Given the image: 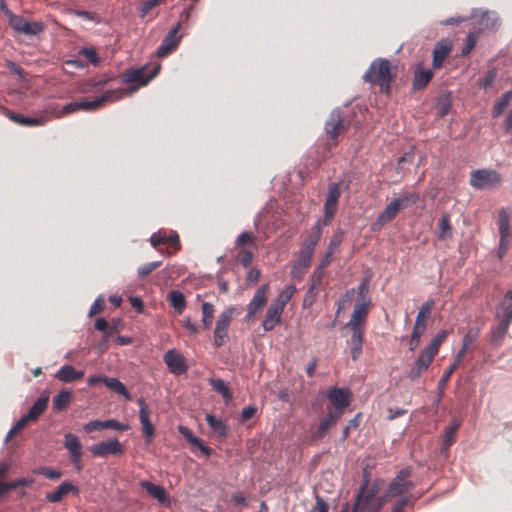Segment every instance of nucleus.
<instances>
[{"instance_id":"6e6552de","label":"nucleus","mask_w":512,"mask_h":512,"mask_svg":"<svg viewBox=\"0 0 512 512\" xmlns=\"http://www.w3.org/2000/svg\"><path fill=\"white\" fill-rule=\"evenodd\" d=\"M124 97L123 88L106 91L103 95L94 100H81L78 102L79 110L93 111L102 107L106 102H115Z\"/></svg>"},{"instance_id":"603ef678","label":"nucleus","mask_w":512,"mask_h":512,"mask_svg":"<svg viewBox=\"0 0 512 512\" xmlns=\"http://www.w3.org/2000/svg\"><path fill=\"white\" fill-rule=\"evenodd\" d=\"M296 291V288L295 286L293 285H289L287 287H285V289H283L278 295L277 297L273 300L274 303H276L277 305L281 306L282 308L285 307V305L290 301V299L292 298L293 294L295 293Z\"/></svg>"},{"instance_id":"f257e3e1","label":"nucleus","mask_w":512,"mask_h":512,"mask_svg":"<svg viewBox=\"0 0 512 512\" xmlns=\"http://www.w3.org/2000/svg\"><path fill=\"white\" fill-rule=\"evenodd\" d=\"M370 305L366 303H355L350 320L346 323V328L351 330L349 343L351 345V358L357 360L362 352L364 323L369 312Z\"/></svg>"},{"instance_id":"052dcab7","label":"nucleus","mask_w":512,"mask_h":512,"mask_svg":"<svg viewBox=\"0 0 512 512\" xmlns=\"http://www.w3.org/2000/svg\"><path fill=\"white\" fill-rule=\"evenodd\" d=\"M104 429H114L118 431H125L129 429L128 424H123L116 419L104 420Z\"/></svg>"},{"instance_id":"774afa93","label":"nucleus","mask_w":512,"mask_h":512,"mask_svg":"<svg viewBox=\"0 0 512 512\" xmlns=\"http://www.w3.org/2000/svg\"><path fill=\"white\" fill-rule=\"evenodd\" d=\"M410 502V496L402 497L392 507L391 512H403L404 508L408 505Z\"/></svg>"},{"instance_id":"9b49d317","label":"nucleus","mask_w":512,"mask_h":512,"mask_svg":"<svg viewBox=\"0 0 512 512\" xmlns=\"http://www.w3.org/2000/svg\"><path fill=\"white\" fill-rule=\"evenodd\" d=\"M346 128L347 125L344 123L341 111L339 109H334L325 122V132L327 137L335 142L337 137L342 134Z\"/></svg>"},{"instance_id":"a878e982","label":"nucleus","mask_w":512,"mask_h":512,"mask_svg":"<svg viewBox=\"0 0 512 512\" xmlns=\"http://www.w3.org/2000/svg\"><path fill=\"white\" fill-rule=\"evenodd\" d=\"M78 492L79 489L77 486L70 482H63L57 487V489L54 492L46 494V500L50 503H58L68 493L76 495L78 494Z\"/></svg>"},{"instance_id":"4d7b16f0","label":"nucleus","mask_w":512,"mask_h":512,"mask_svg":"<svg viewBox=\"0 0 512 512\" xmlns=\"http://www.w3.org/2000/svg\"><path fill=\"white\" fill-rule=\"evenodd\" d=\"M33 473L43 475L51 480H57L62 476V473L60 471L47 467H39L37 469H34Z\"/></svg>"},{"instance_id":"5fc2aeb1","label":"nucleus","mask_w":512,"mask_h":512,"mask_svg":"<svg viewBox=\"0 0 512 512\" xmlns=\"http://www.w3.org/2000/svg\"><path fill=\"white\" fill-rule=\"evenodd\" d=\"M44 30L42 22H29L26 20L24 26L21 28V33L29 36L40 34Z\"/></svg>"},{"instance_id":"0e129e2a","label":"nucleus","mask_w":512,"mask_h":512,"mask_svg":"<svg viewBox=\"0 0 512 512\" xmlns=\"http://www.w3.org/2000/svg\"><path fill=\"white\" fill-rule=\"evenodd\" d=\"M86 433H91L93 431H100L104 429V421L101 420H92L86 423L83 427Z\"/></svg>"},{"instance_id":"cd10ccee","label":"nucleus","mask_w":512,"mask_h":512,"mask_svg":"<svg viewBox=\"0 0 512 512\" xmlns=\"http://www.w3.org/2000/svg\"><path fill=\"white\" fill-rule=\"evenodd\" d=\"M178 431L187 440V442L196 446L204 455H211L212 449L206 446L200 438L196 437L188 427L179 425Z\"/></svg>"},{"instance_id":"dca6fc26","label":"nucleus","mask_w":512,"mask_h":512,"mask_svg":"<svg viewBox=\"0 0 512 512\" xmlns=\"http://www.w3.org/2000/svg\"><path fill=\"white\" fill-rule=\"evenodd\" d=\"M401 210L396 200L392 199L378 215L377 219L371 224V229L373 231L380 230L385 224L391 222Z\"/></svg>"},{"instance_id":"2f4dec72","label":"nucleus","mask_w":512,"mask_h":512,"mask_svg":"<svg viewBox=\"0 0 512 512\" xmlns=\"http://www.w3.org/2000/svg\"><path fill=\"white\" fill-rule=\"evenodd\" d=\"M509 324L505 323L504 321H498V324L491 328L490 332V343L493 346H501L505 336L508 333Z\"/></svg>"},{"instance_id":"ddd939ff","label":"nucleus","mask_w":512,"mask_h":512,"mask_svg":"<svg viewBox=\"0 0 512 512\" xmlns=\"http://www.w3.org/2000/svg\"><path fill=\"white\" fill-rule=\"evenodd\" d=\"M163 361L169 372L174 375H182L187 371L185 357L176 349L168 350L163 356Z\"/></svg>"},{"instance_id":"f3484780","label":"nucleus","mask_w":512,"mask_h":512,"mask_svg":"<svg viewBox=\"0 0 512 512\" xmlns=\"http://www.w3.org/2000/svg\"><path fill=\"white\" fill-rule=\"evenodd\" d=\"M139 404V420L142 425L143 434L146 442L150 443L155 433L154 425L150 421V410L143 398L138 399Z\"/></svg>"},{"instance_id":"6e6d98bb","label":"nucleus","mask_w":512,"mask_h":512,"mask_svg":"<svg viewBox=\"0 0 512 512\" xmlns=\"http://www.w3.org/2000/svg\"><path fill=\"white\" fill-rule=\"evenodd\" d=\"M480 24L486 29H495L498 25V17L495 12H484Z\"/></svg>"},{"instance_id":"39448f33","label":"nucleus","mask_w":512,"mask_h":512,"mask_svg":"<svg viewBox=\"0 0 512 512\" xmlns=\"http://www.w3.org/2000/svg\"><path fill=\"white\" fill-rule=\"evenodd\" d=\"M411 473L412 471L410 468H404L400 470L398 474L395 476V478L389 484V487L386 492V498L410 496L411 500V490L414 488L413 482L409 480Z\"/></svg>"},{"instance_id":"680f3d73","label":"nucleus","mask_w":512,"mask_h":512,"mask_svg":"<svg viewBox=\"0 0 512 512\" xmlns=\"http://www.w3.org/2000/svg\"><path fill=\"white\" fill-rule=\"evenodd\" d=\"M79 111L78 102H70L62 107V109L56 114L57 118L63 117Z\"/></svg>"},{"instance_id":"bb28decb","label":"nucleus","mask_w":512,"mask_h":512,"mask_svg":"<svg viewBox=\"0 0 512 512\" xmlns=\"http://www.w3.org/2000/svg\"><path fill=\"white\" fill-rule=\"evenodd\" d=\"M461 425V420L457 418H453L449 425L445 428L444 435H443V441H442V448L441 452L446 453L451 445L453 444L457 430L459 429Z\"/></svg>"},{"instance_id":"f704fd0d","label":"nucleus","mask_w":512,"mask_h":512,"mask_svg":"<svg viewBox=\"0 0 512 512\" xmlns=\"http://www.w3.org/2000/svg\"><path fill=\"white\" fill-rule=\"evenodd\" d=\"M103 383L110 390L116 392L119 395L124 396L126 400L131 399V395L126 389L125 385L117 378L104 376Z\"/></svg>"},{"instance_id":"e2e57ef3","label":"nucleus","mask_w":512,"mask_h":512,"mask_svg":"<svg viewBox=\"0 0 512 512\" xmlns=\"http://www.w3.org/2000/svg\"><path fill=\"white\" fill-rule=\"evenodd\" d=\"M256 413H257V407L256 406H254V405L246 406L241 411L240 421L241 422H246L249 419H251L252 417H254Z\"/></svg>"},{"instance_id":"7c9ffc66","label":"nucleus","mask_w":512,"mask_h":512,"mask_svg":"<svg viewBox=\"0 0 512 512\" xmlns=\"http://www.w3.org/2000/svg\"><path fill=\"white\" fill-rule=\"evenodd\" d=\"M48 402V393H42L40 397L36 400V402L32 405V407L29 409V411L26 413L27 418H30L32 421H36L40 417V415L47 409Z\"/></svg>"},{"instance_id":"1a4fd4ad","label":"nucleus","mask_w":512,"mask_h":512,"mask_svg":"<svg viewBox=\"0 0 512 512\" xmlns=\"http://www.w3.org/2000/svg\"><path fill=\"white\" fill-rule=\"evenodd\" d=\"M326 396L332 404L331 411L337 412L340 415L350 405L351 393L348 388L331 387L327 390Z\"/></svg>"},{"instance_id":"4be33fe9","label":"nucleus","mask_w":512,"mask_h":512,"mask_svg":"<svg viewBox=\"0 0 512 512\" xmlns=\"http://www.w3.org/2000/svg\"><path fill=\"white\" fill-rule=\"evenodd\" d=\"M341 416L342 415L339 413L331 411L330 407L327 408V414L321 419L317 430L313 434V438L317 440L322 439L327 434L328 430L337 423Z\"/></svg>"},{"instance_id":"6ab92c4d","label":"nucleus","mask_w":512,"mask_h":512,"mask_svg":"<svg viewBox=\"0 0 512 512\" xmlns=\"http://www.w3.org/2000/svg\"><path fill=\"white\" fill-rule=\"evenodd\" d=\"M312 256V252L300 248L298 258L291 267V276L293 279H302L311 264Z\"/></svg>"},{"instance_id":"5701e85b","label":"nucleus","mask_w":512,"mask_h":512,"mask_svg":"<svg viewBox=\"0 0 512 512\" xmlns=\"http://www.w3.org/2000/svg\"><path fill=\"white\" fill-rule=\"evenodd\" d=\"M4 115L11 121L21 126H42L46 123L45 117H29L21 114H17L8 109H3Z\"/></svg>"},{"instance_id":"864d4df0","label":"nucleus","mask_w":512,"mask_h":512,"mask_svg":"<svg viewBox=\"0 0 512 512\" xmlns=\"http://www.w3.org/2000/svg\"><path fill=\"white\" fill-rule=\"evenodd\" d=\"M236 247L250 246L256 247V237L254 233L249 231H244L235 240Z\"/></svg>"},{"instance_id":"c756f323","label":"nucleus","mask_w":512,"mask_h":512,"mask_svg":"<svg viewBox=\"0 0 512 512\" xmlns=\"http://www.w3.org/2000/svg\"><path fill=\"white\" fill-rule=\"evenodd\" d=\"M83 376H84L83 371H78L71 365L62 366L55 374V377L58 380L65 382V383L79 380V379L83 378Z\"/></svg>"},{"instance_id":"473e14b6","label":"nucleus","mask_w":512,"mask_h":512,"mask_svg":"<svg viewBox=\"0 0 512 512\" xmlns=\"http://www.w3.org/2000/svg\"><path fill=\"white\" fill-rule=\"evenodd\" d=\"M495 318L497 321H504L507 324L512 322V300H506L505 297L496 309Z\"/></svg>"},{"instance_id":"e433bc0d","label":"nucleus","mask_w":512,"mask_h":512,"mask_svg":"<svg viewBox=\"0 0 512 512\" xmlns=\"http://www.w3.org/2000/svg\"><path fill=\"white\" fill-rule=\"evenodd\" d=\"M438 238L440 240H448L452 238V227L450 223V216L448 213H443L439 219Z\"/></svg>"},{"instance_id":"37998d69","label":"nucleus","mask_w":512,"mask_h":512,"mask_svg":"<svg viewBox=\"0 0 512 512\" xmlns=\"http://www.w3.org/2000/svg\"><path fill=\"white\" fill-rule=\"evenodd\" d=\"M394 199L403 210L417 204V202L420 200V195L417 192H403L399 195V197Z\"/></svg>"},{"instance_id":"c03bdc74","label":"nucleus","mask_w":512,"mask_h":512,"mask_svg":"<svg viewBox=\"0 0 512 512\" xmlns=\"http://www.w3.org/2000/svg\"><path fill=\"white\" fill-rule=\"evenodd\" d=\"M209 383L213 390L221 394L226 404L230 403L232 400V394L226 385V383L222 379H209Z\"/></svg>"},{"instance_id":"f03ea898","label":"nucleus","mask_w":512,"mask_h":512,"mask_svg":"<svg viewBox=\"0 0 512 512\" xmlns=\"http://www.w3.org/2000/svg\"><path fill=\"white\" fill-rule=\"evenodd\" d=\"M363 79L365 82L379 85L380 90L388 94L393 80L390 62L382 58L374 60Z\"/></svg>"},{"instance_id":"bf43d9fd","label":"nucleus","mask_w":512,"mask_h":512,"mask_svg":"<svg viewBox=\"0 0 512 512\" xmlns=\"http://www.w3.org/2000/svg\"><path fill=\"white\" fill-rule=\"evenodd\" d=\"M161 265V261H155L146 263L138 268V275L140 278H144L148 274H150L153 270L158 268Z\"/></svg>"},{"instance_id":"09e8293b","label":"nucleus","mask_w":512,"mask_h":512,"mask_svg":"<svg viewBox=\"0 0 512 512\" xmlns=\"http://www.w3.org/2000/svg\"><path fill=\"white\" fill-rule=\"evenodd\" d=\"M369 279L365 278L361 281L357 288V301L356 303H366V305L371 304V299L369 297Z\"/></svg>"},{"instance_id":"8fccbe9b","label":"nucleus","mask_w":512,"mask_h":512,"mask_svg":"<svg viewBox=\"0 0 512 512\" xmlns=\"http://www.w3.org/2000/svg\"><path fill=\"white\" fill-rule=\"evenodd\" d=\"M480 330L477 327H471L467 333L464 335L462 340V347L459 351H463L465 355L469 346L473 344L479 337Z\"/></svg>"},{"instance_id":"4468645a","label":"nucleus","mask_w":512,"mask_h":512,"mask_svg":"<svg viewBox=\"0 0 512 512\" xmlns=\"http://www.w3.org/2000/svg\"><path fill=\"white\" fill-rule=\"evenodd\" d=\"M93 456L106 457L108 455H120L123 453L122 444L117 439H109L91 446Z\"/></svg>"},{"instance_id":"ea45409f","label":"nucleus","mask_w":512,"mask_h":512,"mask_svg":"<svg viewBox=\"0 0 512 512\" xmlns=\"http://www.w3.org/2000/svg\"><path fill=\"white\" fill-rule=\"evenodd\" d=\"M215 307L210 302H203L201 307V322L204 329H210L214 319Z\"/></svg>"},{"instance_id":"412c9836","label":"nucleus","mask_w":512,"mask_h":512,"mask_svg":"<svg viewBox=\"0 0 512 512\" xmlns=\"http://www.w3.org/2000/svg\"><path fill=\"white\" fill-rule=\"evenodd\" d=\"M283 310L284 308L277 305L273 301L271 302L266 311L265 318L262 322V327L264 331H271L276 327L278 323H280Z\"/></svg>"},{"instance_id":"13d9d810","label":"nucleus","mask_w":512,"mask_h":512,"mask_svg":"<svg viewBox=\"0 0 512 512\" xmlns=\"http://www.w3.org/2000/svg\"><path fill=\"white\" fill-rule=\"evenodd\" d=\"M360 420H361V414L358 413L355 415V417L353 419H351L349 421L348 425L342 431V435H341V439H340L341 441H345L348 438V435H349V432L351 429H356L359 426Z\"/></svg>"},{"instance_id":"f8f14e48","label":"nucleus","mask_w":512,"mask_h":512,"mask_svg":"<svg viewBox=\"0 0 512 512\" xmlns=\"http://www.w3.org/2000/svg\"><path fill=\"white\" fill-rule=\"evenodd\" d=\"M64 447L70 454V459L77 471H80L83 467L82 464V445L79 438L72 434L66 433L64 435Z\"/></svg>"},{"instance_id":"3c124183","label":"nucleus","mask_w":512,"mask_h":512,"mask_svg":"<svg viewBox=\"0 0 512 512\" xmlns=\"http://www.w3.org/2000/svg\"><path fill=\"white\" fill-rule=\"evenodd\" d=\"M510 211L502 208L498 214L499 233H510Z\"/></svg>"},{"instance_id":"c9c22d12","label":"nucleus","mask_w":512,"mask_h":512,"mask_svg":"<svg viewBox=\"0 0 512 512\" xmlns=\"http://www.w3.org/2000/svg\"><path fill=\"white\" fill-rule=\"evenodd\" d=\"M322 228L319 223L312 228L311 234L304 240L301 248L314 253V249L321 237Z\"/></svg>"},{"instance_id":"9d476101","label":"nucleus","mask_w":512,"mask_h":512,"mask_svg":"<svg viewBox=\"0 0 512 512\" xmlns=\"http://www.w3.org/2000/svg\"><path fill=\"white\" fill-rule=\"evenodd\" d=\"M269 285H261L255 292L253 298L247 306L246 320L254 319L255 315L262 311L268 300Z\"/></svg>"},{"instance_id":"2eb2a0df","label":"nucleus","mask_w":512,"mask_h":512,"mask_svg":"<svg viewBox=\"0 0 512 512\" xmlns=\"http://www.w3.org/2000/svg\"><path fill=\"white\" fill-rule=\"evenodd\" d=\"M341 196V191L338 183H331L328 188V194L324 203L325 222L330 221L337 210L338 200Z\"/></svg>"},{"instance_id":"7ed1b4c3","label":"nucleus","mask_w":512,"mask_h":512,"mask_svg":"<svg viewBox=\"0 0 512 512\" xmlns=\"http://www.w3.org/2000/svg\"><path fill=\"white\" fill-rule=\"evenodd\" d=\"M369 480L364 476L352 512H378L381 503L376 499V489L368 488Z\"/></svg>"},{"instance_id":"58836bf2","label":"nucleus","mask_w":512,"mask_h":512,"mask_svg":"<svg viewBox=\"0 0 512 512\" xmlns=\"http://www.w3.org/2000/svg\"><path fill=\"white\" fill-rule=\"evenodd\" d=\"M512 100V90L506 91L499 99L495 101L492 109V117L498 118L507 108Z\"/></svg>"},{"instance_id":"20e7f679","label":"nucleus","mask_w":512,"mask_h":512,"mask_svg":"<svg viewBox=\"0 0 512 512\" xmlns=\"http://www.w3.org/2000/svg\"><path fill=\"white\" fill-rule=\"evenodd\" d=\"M160 66H155L149 73H147V67L142 66L139 68L127 69L123 75L122 80L125 83H138L128 89L124 90L125 95H131L134 93L140 86L146 85L151 79H153L159 72Z\"/></svg>"},{"instance_id":"a211bd4d","label":"nucleus","mask_w":512,"mask_h":512,"mask_svg":"<svg viewBox=\"0 0 512 512\" xmlns=\"http://www.w3.org/2000/svg\"><path fill=\"white\" fill-rule=\"evenodd\" d=\"M435 356L426 350H422L409 371L408 377L415 381L429 368Z\"/></svg>"},{"instance_id":"79ce46f5","label":"nucleus","mask_w":512,"mask_h":512,"mask_svg":"<svg viewBox=\"0 0 512 512\" xmlns=\"http://www.w3.org/2000/svg\"><path fill=\"white\" fill-rule=\"evenodd\" d=\"M1 9L8 17V22L11 28L16 32L21 33V28L24 26L26 20L22 16L13 14L3 2L1 3Z\"/></svg>"},{"instance_id":"a18cd8bd","label":"nucleus","mask_w":512,"mask_h":512,"mask_svg":"<svg viewBox=\"0 0 512 512\" xmlns=\"http://www.w3.org/2000/svg\"><path fill=\"white\" fill-rule=\"evenodd\" d=\"M433 305H434V302L432 300H428V301L424 302L418 311L415 323L427 327V320L429 319V317L431 315Z\"/></svg>"},{"instance_id":"b1692460","label":"nucleus","mask_w":512,"mask_h":512,"mask_svg":"<svg viewBox=\"0 0 512 512\" xmlns=\"http://www.w3.org/2000/svg\"><path fill=\"white\" fill-rule=\"evenodd\" d=\"M451 49V43L446 39L440 40L436 43L433 49V68H439L442 66L444 60L449 55Z\"/></svg>"},{"instance_id":"393cba45","label":"nucleus","mask_w":512,"mask_h":512,"mask_svg":"<svg viewBox=\"0 0 512 512\" xmlns=\"http://www.w3.org/2000/svg\"><path fill=\"white\" fill-rule=\"evenodd\" d=\"M141 488L145 489L146 492L153 498H155L159 503L164 505H169L170 500L165 491V489L159 485H156L150 481L143 480L139 483Z\"/></svg>"},{"instance_id":"4c0bfd02","label":"nucleus","mask_w":512,"mask_h":512,"mask_svg":"<svg viewBox=\"0 0 512 512\" xmlns=\"http://www.w3.org/2000/svg\"><path fill=\"white\" fill-rule=\"evenodd\" d=\"M205 419L214 433L221 438L226 437L228 430L222 419L216 418L213 414H206Z\"/></svg>"},{"instance_id":"de8ad7c7","label":"nucleus","mask_w":512,"mask_h":512,"mask_svg":"<svg viewBox=\"0 0 512 512\" xmlns=\"http://www.w3.org/2000/svg\"><path fill=\"white\" fill-rule=\"evenodd\" d=\"M447 336H448L447 330L439 331L434 336L431 343L424 350L428 351L433 356H436L438 354L441 344L446 340Z\"/></svg>"},{"instance_id":"0eeeda50","label":"nucleus","mask_w":512,"mask_h":512,"mask_svg":"<svg viewBox=\"0 0 512 512\" xmlns=\"http://www.w3.org/2000/svg\"><path fill=\"white\" fill-rule=\"evenodd\" d=\"M501 176L494 170L478 169L471 173L470 185L478 190L492 189L499 186Z\"/></svg>"},{"instance_id":"49530a36","label":"nucleus","mask_w":512,"mask_h":512,"mask_svg":"<svg viewBox=\"0 0 512 512\" xmlns=\"http://www.w3.org/2000/svg\"><path fill=\"white\" fill-rule=\"evenodd\" d=\"M71 400V393L68 390H61L53 398V409L55 411H62L67 408Z\"/></svg>"},{"instance_id":"423d86ee","label":"nucleus","mask_w":512,"mask_h":512,"mask_svg":"<svg viewBox=\"0 0 512 512\" xmlns=\"http://www.w3.org/2000/svg\"><path fill=\"white\" fill-rule=\"evenodd\" d=\"M235 312L234 307H229L218 316L213 332V345L216 348L222 347L228 341V328Z\"/></svg>"},{"instance_id":"338daca9","label":"nucleus","mask_w":512,"mask_h":512,"mask_svg":"<svg viewBox=\"0 0 512 512\" xmlns=\"http://www.w3.org/2000/svg\"><path fill=\"white\" fill-rule=\"evenodd\" d=\"M253 260V254L252 252L248 250H241L239 252V261L240 263L246 268L250 266Z\"/></svg>"},{"instance_id":"a19ab883","label":"nucleus","mask_w":512,"mask_h":512,"mask_svg":"<svg viewBox=\"0 0 512 512\" xmlns=\"http://www.w3.org/2000/svg\"><path fill=\"white\" fill-rule=\"evenodd\" d=\"M168 301L178 314H181L186 307V300L182 292L172 290L168 293Z\"/></svg>"},{"instance_id":"72a5a7b5","label":"nucleus","mask_w":512,"mask_h":512,"mask_svg":"<svg viewBox=\"0 0 512 512\" xmlns=\"http://www.w3.org/2000/svg\"><path fill=\"white\" fill-rule=\"evenodd\" d=\"M464 356L465 355L463 354V351H458V353L456 354V357L454 359V362L450 365L448 370L442 375L441 379L439 380L438 388H439L440 392H442L445 389L451 375L459 367Z\"/></svg>"},{"instance_id":"c85d7f7f","label":"nucleus","mask_w":512,"mask_h":512,"mask_svg":"<svg viewBox=\"0 0 512 512\" xmlns=\"http://www.w3.org/2000/svg\"><path fill=\"white\" fill-rule=\"evenodd\" d=\"M433 77V73L429 69H424V67L420 64L416 67L414 78H413V89L420 90L425 88L428 83L431 81Z\"/></svg>"},{"instance_id":"69168bd1","label":"nucleus","mask_w":512,"mask_h":512,"mask_svg":"<svg viewBox=\"0 0 512 512\" xmlns=\"http://www.w3.org/2000/svg\"><path fill=\"white\" fill-rule=\"evenodd\" d=\"M316 504L309 512H328L329 506L322 497L316 495Z\"/></svg>"},{"instance_id":"aec40b11","label":"nucleus","mask_w":512,"mask_h":512,"mask_svg":"<svg viewBox=\"0 0 512 512\" xmlns=\"http://www.w3.org/2000/svg\"><path fill=\"white\" fill-rule=\"evenodd\" d=\"M181 27L179 22L173 29H171L164 37L161 45L157 49L158 57H165L171 53L179 44L180 37H177V33Z\"/></svg>"}]
</instances>
